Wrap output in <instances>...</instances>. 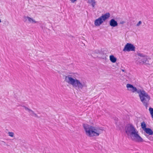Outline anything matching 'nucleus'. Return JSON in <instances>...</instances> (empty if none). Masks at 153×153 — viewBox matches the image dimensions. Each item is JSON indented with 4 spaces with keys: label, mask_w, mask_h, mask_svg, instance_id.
I'll return each instance as SVG.
<instances>
[{
    "label": "nucleus",
    "mask_w": 153,
    "mask_h": 153,
    "mask_svg": "<svg viewBox=\"0 0 153 153\" xmlns=\"http://www.w3.org/2000/svg\"><path fill=\"white\" fill-rule=\"evenodd\" d=\"M153 55V56H152L153 57V55Z\"/></svg>",
    "instance_id": "24"
},
{
    "label": "nucleus",
    "mask_w": 153,
    "mask_h": 153,
    "mask_svg": "<svg viewBox=\"0 0 153 153\" xmlns=\"http://www.w3.org/2000/svg\"><path fill=\"white\" fill-rule=\"evenodd\" d=\"M149 110L150 114L151 115L152 117L153 118V108H149Z\"/></svg>",
    "instance_id": "14"
},
{
    "label": "nucleus",
    "mask_w": 153,
    "mask_h": 153,
    "mask_svg": "<svg viewBox=\"0 0 153 153\" xmlns=\"http://www.w3.org/2000/svg\"><path fill=\"white\" fill-rule=\"evenodd\" d=\"M135 47L133 44L130 43H127L125 46L123 50L124 52L135 51Z\"/></svg>",
    "instance_id": "6"
},
{
    "label": "nucleus",
    "mask_w": 153,
    "mask_h": 153,
    "mask_svg": "<svg viewBox=\"0 0 153 153\" xmlns=\"http://www.w3.org/2000/svg\"><path fill=\"white\" fill-rule=\"evenodd\" d=\"M144 131L147 134H148L149 135H152L153 134V131L150 128H146Z\"/></svg>",
    "instance_id": "10"
},
{
    "label": "nucleus",
    "mask_w": 153,
    "mask_h": 153,
    "mask_svg": "<svg viewBox=\"0 0 153 153\" xmlns=\"http://www.w3.org/2000/svg\"><path fill=\"white\" fill-rule=\"evenodd\" d=\"M109 25L112 27H115L118 25L117 22L114 19H111L109 21Z\"/></svg>",
    "instance_id": "9"
},
{
    "label": "nucleus",
    "mask_w": 153,
    "mask_h": 153,
    "mask_svg": "<svg viewBox=\"0 0 153 153\" xmlns=\"http://www.w3.org/2000/svg\"><path fill=\"white\" fill-rule=\"evenodd\" d=\"M144 62H143V63H144Z\"/></svg>",
    "instance_id": "23"
},
{
    "label": "nucleus",
    "mask_w": 153,
    "mask_h": 153,
    "mask_svg": "<svg viewBox=\"0 0 153 153\" xmlns=\"http://www.w3.org/2000/svg\"><path fill=\"white\" fill-rule=\"evenodd\" d=\"M77 0H70L72 3H74Z\"/></svg>",
    "instance_id": "18"
},
{
    "label": "nucleus",
    "mask_w": 153,
    "mask_h": 153,
    "mask_svg": "<svg viewBox=\"0 0 153 153\" xmlns=\"http://www.w3.org/2000/svg\"><path fill=\"white\" fill-rule=\"evenodd\" d=\"M125 23V22L124 21H122L120 22V24H123Z\"/></svg>",
    "instance_id": "19"
},
{
    "label": "nucleus",
    "mask_w": 153,
    "mask_h": 153,
    "mask_svg": "<svg viewBox=\"0 0 153 153\" xmlns=\"http://www.w3.org/2000/svg\"><path fill=\"white\" fill-rule=\"evenodd\" d=\"M109 57H114V56L113 55H110L109 56Z\"/></svg>",
    "instance_id": "20"
},
{
    "label": "nucleus",
    "mask_w": 153,
    "mask_h": 153,
    "mask_svg": "<svg viewBox=\"0 0 153 153\" xmlns=\"http://www.w3.org/2000/svg\"><path fill=\"white\" fill-rule=\"evenodd\" d=\"M87 2L91 4L92 7H94L96 4V2L95 0H88Z\"/></svg>",
    "instance_id": "11"
},
{
    "label": "nucleus",
    "mask_w": 153,
    "mask_h": 153,
    "mask_svg": "<svg viewBox=\"0 0 153 153\" xmlns=\"http://www.w3.org/2000/svg\"><path fill=\"white\" fill-rule=\"evenodd\" d=\"M126 87L127 88L128 90L131 91L133 93L137 91V88L130 84H127L126 85Z\"/></svg>",
    "instance_id": "7"
},
{
    "label": "nucleus",
    "mask_w": 153,
    "mask_h": 153,
    "mask_svg": "<svg viewBox=\"0 0 153 153\" xmlns=\"http://www.w3.org/2000/svg\"><path fill=\"white\" fill-rule=\"evenodd\" d=\"M141 126L142 128L143 129V130L144 131L146 128H146V125L145 123L144 122H142L141 123Z\"/></svg>",
    "instance_id": "13"
},
{
    "label": "nucleus",
    "mask_w": 153,
    "mask_h": 153,
    "mask_svg": "<svg viewBox=\"0 0 153 153\" xmlns=\"http://www.w3.org/2000/svg\"><path fill=\"white\" fill-rule=\"evenodd\" d=\"M111 61L113 63L115 62L116 61V58H110Z\"/></svg>",
    "instance_id": "15"
},
{
    "label": "nucleus",
    "mask_w": 153,
    "mask_h": 153,
    "mask_svg": "<svg viewBox=\"0 0 153 153\" xmlns=\"http://www.w3.org/2000/svg\"><path fill=\"white\" fill-rule=\"evenodd\" d=\"M142 24V22L141 21H139L137 24L136 25V26L137 27L139 26Z\"/></svg>",
    "instance_id": "17"
},
{
    "label": "nucleus",
    "mask_w": 153,
    "mask_h": 153,
    "mask_svg": "<svg viewBox=\"0 0 153 153\" xmlns=\"http://www.w3.org/2000/svg\"><path fill=\"white\" fill-rule=\"evenodd\" d=\"M83 126L86 134L89 137L98 136L103 132V129L100 127L83 124Z\"/></svg>",
    "instance_id": "1"
},
{
    "label": "nucleus",
    "mask_w": 153,
    "mask_h": 153,
    "mask_svg": "<svg viewBox=\"0 0 153 153\" xmlns=\"http://www.w3.org/2000/svg\"><path fill=\"white\" fill-rule=\"evenodd\" d=\"M110 14L109 13H106L102 15L101 16L94 21V25L96 26H99L101 25L105 20L110 17Z\"/></svg>",
    "instance_id": "5"
},
{
    "label": "nucleus",
    "mask_w": 153,
    "mask_h": 153,
    "mask_svg": "<svg viewBox=\"0 0 153 153\" xmlns=\"http://www.w3.org/2000/svg\"><path fill=\"white\" fill-rule=\"evenodd\" d=\"M122 71L123 72H124V71H125V70H123V69H122Z\"/></svg>",
    "instance_id": "21"
},
{
    "label": "nucleus",
    "mask_w": 153,
    "mask_h": 153,
    "mask_svg": "<svg viewBox=\"0 0 153 153\" xmlns=\"http://www.w3.org/2000/svg\"><path fill=\"white\" fill-rule=\"evenodd\" d=\"M8 134L11 137H13L14 135V133L12 132H9Z\"/></svg>",
    "instance_id": "16"
},
{
    "label": "nucleus",
    "mask_w": 153,
    "mask_h": 153,
    "mask_svg": "<svg viewBox=\"0 0 153 153\" xmlns=\"http://www.w3.org/2000/svg\"><path fill=\"white\" fill-rule=\"evenodd\" d=\"M137 56L141 57H145L147 56L145 55L144 53H141L140 52H137Z\"/></svg>",
    "instance_id": "12"
},
{
    "label": "nucleus",
    "mask_w": 153,
    "mask_h": 153,
    "mask_svg": "<svg viewBox=\"0 0 153 153\" xmlns=\"http://www.w3.org/2000/svg\"><path fill=\"white\" fill-rule=\"evenodd\" d=\"M137 92L139 94L141 101L144 105L147 106L150 100V96L143 90H139L137 91Z\"/></svg>",
    "instance_id": "4"
},
{
    "label": "nucleus",
    "mask_w": 153,
    "mask_h": 153,
    "mask_svg": "<svg viewBox=\"0 0 153 153\" xmlns=\"http://www.w3.org/2000/svg\"><path fill=\"white\" fill-rule=\"evenodd\" d=\"M1 22V19H0V23Z\"/></svg>",
    "instance_id": "22"
},
{
    "label": "nucleus",
    "mask_w": 153,
    "mask_h": 153,
    "mask_svg": "<svg viewBox=\"0 0 153 153\" xmlns=\"http://www.w3.org/2000/svg\"><path fill=\"white\" fill-rule=\"evenodd\" d=\"M65 80L68 83L72 85L74 88H78L82 89L84 85L80 81L76 79H73L71 75L67 76L65 78Z\"/></svg>",
    "instance_id": "3"
},
{
    "label": "nucleus",
    "mask_w": 153,
    "mask_h": 153,
    "mask_svg": "<svg viewBox=\"0 0 153 153\" xmlns=\"http://www.w3.org/2000/svg\"><path fill=\"white\" fill-rule=\"evenodd\" d=\"M126 133L129 135L133 139L138 142H142L143 139L138 134V131L134 126L131 125H128L125 128Z\"/></svg>",
    "instance_id": "2"
},
{
    "label": "nucleus",
    "mask_w": 153,
    "mask_h": 153,
    "mask_svg": "<svg viewBox=\"0 0 153 153\" xmlns=\"http://www.w3.org/2000/svg\"><path fill=\"white\" fill-rule=\"evenodd\" d=\"M24 19L25 21H26L27 20L28 21L29 23H36L37 22L34 20L32 18L28 16H25Z\"/></svg>",
    "instance_id": "8"
}]
</instances>
